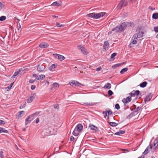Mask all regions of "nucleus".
<instances>
[{
  "instance_id": "nucleus-1",
  "label": "nucleus",
  "mask_w": 158,
  "mask_h": 158,
  "mask_svg": "<svg viewBox=\"0 0 158 158\" xmlns=\"http://www.w3.org/2000/svg\"><path fill=\"white\" fill-rule=\"evenodd\" d=\"M126 27V23L124 22L119 26H117L113 28L112 30V31H115L116 32H122L125 30Z\"/></svg>"
},
{
  "instance_id": "nucleus-2",
  "label": "nucleus",
  "mask_w": 158,
  "mask_h": 158,
  "mask_svg": "<svg viewBox=\"0 0 158 158\" xmlns=\"http://www.w3.org/2000/svg\"><path fill=\"white\" fill-rule=\"evenodd\" d=\"M82 125L81 124H78L73 132V135L74 136H77L79 134V132L82 131Z\"/></svg>"
},
{
  "instance_id": "nucleus-3",
  "label": "nucleus",
  "mask_w": 158,
  "mask_h": 158,
  "mask_svg": "<svg viewBox=\"0 0 158 158\" xmlns=\"http://www.w3.org/2000/svg\"><path fill=\"white\" fill-rule=\"evenodd\" d=\"M138 38L137 35V34L135 33L134 35L132 38V41L130 44V47H133V44H135L137 43V38Z\"/></svg>"
},
{
  "instance_id": "nucleus-4",
  "label": "nucleus",
  "mask_w": 158,
  "mask_h": 158,
  "mask_svg": "<svg viewBox=\"0 0 158 158\" xmlns=\"http://www.w3.org/2000/svg\"><path fill=\"white\" fill-rule=\"evenodd\" d=\"M127 5V2L125 0H123L121 1L117 6V8L119 10L123 8L126 6Z\"/></svg>"
},
{
  "instance_id": "nucleus-5",
  "label": "nucleus",
  "mask_w": 158,
  "mask_h": 158,
  "mask_svg": "<svg viewBox=\"0 0 158 158\" xmlns=\"http://www.w3.org/2000/svg\"><path fill=\"white\" fill-rule=\"evenodd\" d=\"M69 84L71 86L74 85L76 86L81 87L83 85L81 84L78 82L76 81H71L69 82Z\"/></svg>"
},
{
  "instance_id": "nucleus-6",
  "label": "nucleus",
  "mask_w": 158,
  "mask_h": 158,
  "mask_svg": "<svg viewBox=\"0 0 158 158\" xmlns=\"http://www.w3.org/2000/svg\"><path fill=\"white\" fill-rule=\"evenodd\" d=\"M34 118L33 117L31 114L28 116L25 120V125H27L28 124L30 123Z\"/></svg>"
},
{
  "instance_id": "nucleus-7",
  "label": "nucleus",
  "mask_w": 158,
  "mask_h": 158,
  "mask_svg": "<svg viewBox=\"0 0 158 158\" xmlns=\"http://www.w3.org/2000/svg\"><path fill=\"white\" fill-rule=\"evenodd\" d=\"M36 95L35 93H31L29 98L27 100V102L28 103L31 102L34 99Z\"/></svg>"
},
{
  "instance_id": "nucleus-8",
  "label": "nucleus",
  "mask_w": 158,
  "mask_h": 158,
  "mask_svg": "<svg viewBox=\"0 0 158 158\" xmlns=\"http://www.w3.org/2000/svg\"><path fill=\"white\" fill-rule=\"evenodd\" d=\"M53 55L56 58L60 61H62L65 59V57L61 55L58 54L56 53L54 54Z\"/></svg>"
},
{
  "instance_id": "nucleus-9",
  "label": "nucleus",
  "mask_w": 158,
  "mask_h": 158,
  "mask_svg": "<svg viewBox=\"0 0 158 158\" xmlns=\"http://www.w3.org/2000/svg\"><path fill=\"white\" fill-rule=\"evenodd\" d=\"M45 69V67L43 64H40L38 65L37 68V70L39 72H43Z\"/></svg>"
},
{
  "instance_id": "nucleus-10",
  "label": "nucleus",
  "mask_w": 158,
  "mask_h": 158,
  "mask_svg": "<svg viewBox=\"0 0 158 158\" xmlns=\"http://www.w3.org/2000/svg\"><path fill=\"white\" fill-rule=\"evenodd\" d=\"M158 146V137H157L154 141L153 142V145L152 147L153 149H152V151L154 152Z\"/></svg>"
},
{
  "instance_id": "nucleus-11",
  "label": "nucleus",
  "mask_w": 158,
  "mask_h": 158,
  "mask_svg": "<svg viewBox=\"0 0 158 158\" xmlns=\"http://www.w3.org/2000/svg\"><path fill=\"white\" fill-rule=\"evenodd\" d=\"M104 15L103 13H94V19H98L101 17H102Z\"/></svg>"
},
{
  "instance_id": "nucleus-12",
  "label": "nucleus",
  "mask_w": 158,
  "mask_h": 158,
  "mask_svg": "<svg viewBox=\"0 0 158 158\" xmlns=\"http://www.w3.org/2000/svg\"><path fill=\"white\" fill-rule=\"evenodd\" d=\"M24 113L25 112L24 111H19L16 117V119H19L20 118L23 116Z\"/></svg>"
},
{
  "instance_id": "nucleus-13",
  "label": "nucleus",
  "mask_w": 158,
  "mask_h": 158,
  "mask_svg": "<svg viewBox=\"0 0 158 158\" xmlns=\"http://www.w3.org/2000/svg\"><path fill=\"white\" fill-rule=\"evenodd\" d=\"M48 44L47 43H41L39 45V47L41 48H46L48 47Z\"/></svg>"
},
{
  "instance_id": "nucleus-14",
  "label": "nucleus",
  "mask_w": 158,
  "mask_h": 158,
  "mask_svg": "<svg viewBox=\"0 0 158 158\" xmlns=\"http://www.w3.org/2000/svg\"><path fill=\"white\" fill-rule=\"evenodd\" d=\"M131 100V97H127L126 98L123 99L122 101L125 104L130 102Z\"/></svg>"
},
{
  "instance_id": "nucleus-15",
  "label": "nucleus",
  "mask_w": 158,
  "mask_h": 158,
  "mask_svg": "<svg viewBox=\"0 0 158 158\" xmlns=\"http://www.w3.org/2000/svg\"><path fill=\"white\" fill-rule=\"evenodd\" d=\"M152 97V94L151 93H150L144 99L145 103L149 101L151 99Z\"/></svg>"
},
{
  "instance_id": "nucleus-16",
  "label": "nucleus",
  "mask_w": 158,
  "mask_h": 158,
  "mask_svg": "<svg viewBox=\"0 0 158 158\" xmlns=\"http://www.w3.org/2000/svg\"><path fill=\"white\" fill-rule=\"evenodd\" d=\"M80 49L81 51L82 52V53L85 54H86V52L85 48L81 46V45H79L78 47Z\"/></svg>"
},
{
  "instance_id": "nucleus-17",
  "label": "nucleus",
  "mask_w": 158,
  "mask_h": 158,
  "mask_svg": "<svg viewBox=\"0 0 158 158\" xmlns=\"http://www.w3.org/2000/svg\"><path fill=\"white\" fill-rule=\"evenodd\" d=\"M45 77V76L44 75H40L39 76H37L36 77L35 79V80H39L44 79Z\"/></svg>"
},
{
  "instance_id": "nucleus-18",
  "label": "nucleus",
  "mask_w": 158,
  "mask_h": 158,
  "mask_svg": "<svg viewBox=\"0 0 158 158\" xmlns=\"http://www.w3.org/2000/svg\"><path fill=\"white\" fill-rule=\"evenodd\" d=\"M151 149L152 150L153 149H152V146L150 145L149 146H148L147 148L145 149L144 151L143 152V154L144 155H146L148 152V149Z\"/></svg>"
},
{
  "instance_id": "nucleus-19",
  "label": "nucleus",
  "mask_w": 158,
  "mask_h": 158,
  "mask_svg": "<svg viewBox=\"0 0 158 158\" xmlns=\"http://www.w3.org/2000/svg\"><path fill=\"white\" fill-rule=\"evenodd\" d=\"M57 66L56 64H53L49 67L48 69L50 71H53L54 69Z\"/></svg>"
},
{
  "instance_id": "nucleus-20",
  "label": "nucleus",
  "mask_w": 158,
  "mask_h": 158,
  "mask_svg": "<svg viewBox=\"0 0 158 158\" xmlns=\"http://www.w3.org/2000/svg\"><path fill=\"white\" fill-rule=\"evenodd\" d=\"M144 34V32L142 31H141L140 30H139L138 33L137 34V35L138 36V38H141L143 37V34Z\"/></svg>"
},
{
  "instance_id": "nucleus-21",
  "label": "nucleus",
  "mask_w": 158,
  "mask_h": 158,
  "mask_svg": "<svg viewBox=\"0 0 158 158\" xmlns=\"http://www.w3.org/2000/svg\"><path fill=\"white\" fill-rule=\"evenodd\" d=\"M90 127L91 129L94 131L96 132L98 131V128L94 125H92L90 126Z\"/></svg>"
},
{
  "instance_id": "nucleus-22",
  "label": "nucleus",
  "mask_w": 158,
  "mask_h": 158,
  "mask_svg": "<svg viewBox=\"0 0 158 158\" xmlns=\"http://www.w3.org/2000/svg\"><path fill=\"white\" fill-rule=\"evenodd\" d=\"M125 132V131L120 130L115 133L114 134L116 135H121L124 134Z\"/></svg>"
},
{
  "instance_id": "nucleus-23",
  "label": "nucleus",
  "mask_w": 158,
  "mask_h": 158,
  "mask_svg": "<svg viewBox=\"0 0 158 158\" xmlns=\"http://www.w3.org/2000/svg\"><path fill=\"white\" fill-rule=\"evenodd\" d=\"M111 85L110 83H107L103 87V88L105 89H110L111 88Z\"/></svg>"
},
{
  "instance_id": "nucleus-24",
  "label": "nucleus",
  "mask_w": 158,
  "mask_h": 158,
  "mask_svg": "<svg viewBox=\"0 0 158 158\" xmlns=\"http://www.w3.org/2000/svg\"><path fill=\"white\" fill-rule=\"evenodd\" d=\"M8 130L5 129L4 128L0 127V134L2 133H8Z\"/></svg>"
},
{
  "instance_id": "nucleus-25",
  "label": "nucleus",
  "mask_w": 158,
  "mask_h": 158,
  "mask_svg": "<svg viewBox=\"0 0 158 158\" xmlns=\"http://www.w3.org/2000/svg\"><path fill=\"white\" fill-rule=\"evenodd\" d=\"M84 104L87 106H93L95 105L96 103L95 102H86L84 103Z\"/></svg>"
},
{
  "instance_id": "nucleus-26",
  "label": "nucleus",
  "mask_w": 158,
  "mask_h": 158,
  "mask_svg": "<svg viewBox=\"0 0 158 158\" xmlns=\"http://www.w3.org/2000/svg\"><path fill=\"white\" fill-rule=\"evenodd\" d=\"M147 84V83L146 81H144L140 84V86L142 88H144L146 86Z\"/></svg>"
},
{
  "instance_id": "nucleus-27",
  "label": "nucleus",
  "mask_w": 158,
  "mask_h": 158,
  "mask_svg": "<svg viewBox=\"0 0 158 158\" xmlns=\"http://www.w3.org/2000/svg\"><path fill=\"white\" fill-rule=\"evenodd\" d=\"M51 6H57V7L60 6H61V5L60 3H58L57 2H55L53 3L51 5Z\"/></svg>"
},
{
  "instance_id": "nucleus-28",
  "label": "nucleus",
  "mask_w": 158,
  "mask_h": 158,
  "mask_svg": "<svg viewBox=\"0 0 158 158\" xmlns=\"http://www.w3.org/2000/svg\"><path fill=\"white\" fill-rule=\"evenodd\" d=\"M59 86V85L57 83H53L52 85V88L56 89L57 87H58Z\"/></svg>"
},
{
  "instance_id": "nucleus-29",
  "label": "nucleus",
  "mask_w": 158,
  "mask_h": 158,
  "mask_svg": "<svg viewBox=\"0 0 158 158\" xmlns=\"http://www.w3.org/2000/svg\"><path fill=\"white\" fill-rule=\"evenodd\" d=\"M152 17L153 19H156L158 18V13H155L152 15Z\"/></svg>"
},
{
  "instance_id": "nucleus-30",
  "label": "nucleus",
  "mask_w": 158,
  "mask_h": 158,
  "mask_svg": "<svg viewBox=\"0 0 158 158\" xmlns=\"http://www.w3.org/2000/svg\"><path fill=\"white\" fill-rule=\"evenodd\" d=\"M136 114H135V112H133L130 114L128 116L127 118H130L132 117L133 116H135Z\"/></svg>"
},
{
  "instance_id": "nucleus-31",
  "label": "nucleus",
  "mask_w": 158,
  "mask_h": 158,
  "mask_svg": "<svg viewBox=\"0 0 158 158\" xmlns=\"http://www.w3.org/2000/svg\"><path fill=\"white\" fill-rule=\"evenodd\" d=\"M128 69L127 68H123L121 70L120 73L121 74H123L125 72H127V71Z\"/></svg>"
},
{
  "instance_id": "nucleus-32",
  "label": "nucleus",
  "mask_w": 158,
  "mask_h": 158,
  "mask_svg": "<svg viewBox=\"0 0 158 158\" xmlns=\"http://www.w3.org/2000/svg\"><path fill=\"white\" fill-rule=\"evenodd\" d=\"M142 108V107L141 106H138L136 109L135 108L134 109L135 110L136 109L134 112H135V114H137V112L140 110Z\"/></svg>"
},
{
  "instance_id": "nucleus-33",
  "label": "nucleus",
  "mask_w": 158,
  "mask_h": 158,
  "mask_svg": "<svg viewBox=\"0 0 158 158\" xmlns=\"http://www.w3.org/2000/svg\"><path fill=\"white\" fill-rule=\"evenodd\" d=\"M110 125L112 127L116 126L118 125V124L115 122H111L109 123Z\"/></svg>"
},
{
  "instance_id": "nucleus-34",
  "label": "nucleus",
  "mask_w": 158,
  "mask_h": 158,
  "mask_svg": "<svg viewBox=\"0 0 158 158\" xmlns=\"http://www.w3.org/2000/svg\"><path fill=\"white\" fill-rule=\"evenodd\" d=\"M20 72V71H19L15 72L13 75L12 76V78H15L19 74Z\"/></svg>"
},
{
  "instance_id": "nucleus-35",
  "label": "nucleus",
  "mask_w": 158,
  "mask_h": 158,
  "mask_svg": "<svg viewBox=\"0 0 158 158\" xmlns=\"http://www.w3.org/2000/svg\"><path fill=\"white\" fill-rule=\"evenodd\" d=\"M40 112H36L35 113L33 114H31L32 116L34 118V117L36 116V115L39 114L40 113Z\"/></svg>"
},
{
  "instance_id": "nucleus-36",
  "label": "nucleus",
  "mask_w": 158,
  "mask_h": 158,
  "mask_svg": "<svg viewBox=\"0 0 158 158\" xmlns=\"http://www.w3.org/2000/svg\"><path fill=\"white\" fill-rule=\"evenodd\" d=\"M6 19V17L5 16H1L0 17V21H3L5 20Z\"/></svg>"
},
{
  "instance_id": "nucleus-37",
  "label": "nucleus",
  "mask_w": 158,
  "mask_h": 158,
  "mask_svg": "<svg viewBox=\"0 0 158 158\" xmlns=\"http://www.w3.org/2000/svg\"><path fill=\"white\" fill-rule=\"evenodd\" d=\"M103 50L104 51H106L108 49V46H106L105 45L103 46Z\"/></svg>"
},
{
  "instance_id": "nucleus-38",
  "label": "nucleus",
  "mask_w": 158,
  "mask_h": 158,
  "mask_svg": "<svg viewBox=\"0 0 158 158\" xmlns=\"http://www.w3.org/2000/svg\"><path fill=\"white\" fill-rule=\"evenodd\" d=\"M134 92L135 95L136 96L139 95L140 92L139 90H137L134 91Z\"/></svg>"
},
{
  "instance_id": "nucleus-39",
  "label": "nucleus",
  "mask_w": 158,
  "mask_h": 158,
  "mask_svg": "<svg viewBox=\"0 0 158 158\" xmlns=\"http://www.w3.org/2000/svg\"><path fill=\"white\" fill-rule=\"evenodd\" d=\"M88 16L90 18H94V13L89 14L88 15Z\"/></svg>"
},
{
  "instance_id": "nucleus-40",
  "label": "nucleus",
  "mask_w": 158,
  "mask_h": 158,
  "mask_svg": "<svg viewBox=\"0 0 158 158\" xmlns=\"http://www.w3.org/2000/svg\"><path fill=\"white\" fill-rule=\"evenodd\" d=\"M117 55V53H114L112 54L111 55V58L112 59L114 58Z\"/></svg>"
},
{
  "instance_id": "nucleus-41",
  "label": "nucleus",
  "mask_w": 158,
  "mask_h": 158,
  "mask_svg": "<svg viewBox=\"0 0 158 158\" xmlns=\"http://www.w3.org/2000/svg\"><path fill=\"white\" fill-rule=\"evenodd\" d=\"M56 26L60 27H63L64 26V25H60V24L58 22L56 23Z\"/></svg>"
},
{
  "instance_id": "nucleus-42",
  "label": "nucleus",
  "mask_w": 158,
  "mask_h": 158,
  "mask_svg": "<svg viewBox=\"0 0 158 158\" xmlns=\"http://www.w3.org/2000/svg\"><path fill=\"white\" fill-rule=\"evenodd\" d=\"M26 102H25L24 104L23 105H21L19 106V108L20 109H22L25 107L26 106Z\"/></svg>"
},
{
  "instance_id": "nucleus-43",
  "label": "nucleus",
  "mask_w": 158,
  "mask_h": 158,
  "mask_svg": "<svg viewBox=\"0 0 158 158\" xmlns=\"http://www.w3.org/2000/svg\"><path fill=\"white\" fill-rule=\"evenodd\" d=\"M115 108L117 110L119 109L120 106L119 105L118 103L116 104L115 105Z\"/></svg>"
},
{
  "instance_id": "nucleus-44",
  "label": "nucleus",
  "mask_w": 158,
  "mask_h": 158,
  "mask_svg": "<svg viewBox=\"0 0 158 158\" xmlns=\"http://www.w3.org/2000/svg\"><path fill=\"white\" fill-rule=\"evenodd\" d=\"M108 93L110 96L112 95L113 94V92L111 90H109L108 92Z\"/></svg>"
},
{
  "instance_id": "nucleus-45",
  "label": "nucleus",
  "mask_w": 158,
  "mask_h": 158,
  "mask_svg": "<svg viewBox=\"0 0 158 158\" xmlns=\"http://www.w3.org/2000/svg\"><path fill=\"white\" fill-rule=\"evenodd\" d=\"M102 114L104 115V117L106 118V116H107V112L106 111H104L103 112Z\"/></svg>"
},
{
  "instance_id": "nucleus-46",
  "label": "nucleus",
  "mask_w": 158,
  "mask_h": 158,
  "mask_svg": "<svg viewBox=\"0 0 158 158\" xmlns=\"http://www.w3.org/2000/svg\"><path fill=\"white\" fill-rule=\"evenodd\" d=\"M104 45L106 46H109V43L108 41H106L104 42V44L103 45Z\"/></svg>"
},
{
  "instance_id": "nucleus-47",
  "label": "nucleus",
  "mask_w": 158,
  "mask_h": 158,
  "mask_svg": "<svg viewBox=\"0 0 158 158\" xmlns=\"http://www.w3.org/2000/svg\"><path fill=\"white\" fill-rule=\"evenodd\" d=\"M154 30L155 32H158V26L155 27H154Z\"/></svg>"
},
{
  "instance_id": "nucleus-48",
  "label": "nucleus",
  "mask_w": 158,
  "mask_h": 158,
  "mask_svg": "<svg viewBox=\"0 0 158 158\" xmlns=\"http://www.w3.org/2000/svg\"><path fill=\"white\" fill-rule=\"evenodd\" d=\"M5 122L4 121L0 119V124H5Z\"/></svg>"
},
{
  "instance_id": "nucleus-49",
  "label": "nucleus",
  "mask_w": 158,
  "mask_h": 158,
  "mask_svg": "<svg viewBox=\"0 0 158 158\" xmlns=\"http://www.w3.org/2000/svg\"><path fill=\"white\" fill-rule=\"evenodd\" d=\"M129 94L131 96H134V97H135V96L134 94V91H132V92H131V93H130V94Z\"/></svg>"
},
{
  "instance_id": "nucleus-50",
  "label": "nucleus",
  "mask_w": 158,
  "mask_h": 158,
  "mask_svg": "<svg viewBox=\"0 0 158 158\" xmlns=\"http://www.w3.org/2000/svg\"><path fill=\"white\" fill-rule=\"evenodd\" d=\"M35 85H33L31 86V89L32 90H34L35 88Z\"/></svg>"
},
{
  "instance_id": "nucleus-51",
  "label": "nucleus",
  "mask_w": 158,
  "mask_h": 158,
  "mask_svg": "<svg viewBox=\"0 0 158 158\" xmlns=\"http://www.w3.org/2000/svg\"><path fill=\"white\" fill-rule=\"evenodd\" d=\"M36 80H35H35H33L32 79H30L29 81V82L30 83H33Z\"/></svg>"
},
{
  "instance_id": "nucleus-52",
  "label": "nucleus",
  "mask_w": 158,
  "mask_h": 158,
  "mask_svg": "<svg viewBox=\"0 0 158 158\" xmlns=\"http://www.w3.org/2000/svg\"><path fill=\"white\" fill-rule=\"evenodd\" d=\"M74 140V137L73 136H72L70 138V141H73Z\"/></svg>"
},
{
  "instance_id": "nucleus-53",
  "label": "nucleus",
  "mask_w": 158,
  "mask_h": 158,
  "mask_svg": "<svg viewBox=\"0 0 158 158\" xmlns=\"http://www.w3.org/2000/svg\"><path fill=\"white\" fill-rule=\"evenodd\" d=\"M11 86H10V85H9V86L6 87V89L7 90H9L11 88Z\"/></svg>"
},
{
  "instance_id": "nucleus-54",
  "label": "nucleus",
  "mask_w": 158,
  "mask_h": 158,
  "mask_svg": "<svg viewBox=\"0 0 158 158\" xmlns=\"http://www.w3.org/2000/svg\"><path fill=\"white\" fill-rule=\"evenodd\" d=\"M107 113H108L109 115H111L112 114V112L111 110H109L107 112Z\"/></svg>"
},
{
  "instance_id": "nucleus-55",
  "label": "nucleus",
  "mask_w": 158,
  "mask_h": 158,
  "mask_svg": "<svg viewBox=\"0 0 158 158\" xmlns=\"http://www.w3.org/2000/svg\"><path fill=\"white\" fill-rule=\"evenodd\" d=\"M102 69L101 67H99L96 69V70L97 71H100Z\"/></svg>"
},
{
  "instance_id": "nucleus-56",
  "label": "nucleus",
  "mask_w": 158,
  "mask_h": 158,
  "mask_svg": "<svg viewBox=\"0 0 158 158\" xmlns=\"http://www.w3.org/2000/svg\"><path fill=\"white\" fill-rule=\"evenodd\" d=\"M0 156L2 158L3 157V152L2 151L0 152Z\"/></svg>"
},
{
  "instance_id": "nucleus-57",
  "label": "nucleus",
  "mask_w": 158,
  "mask_h": 158,
  "mask_svg": "<svg viewBox=\"0 0 158 158\" xmlns=\"http://www.w3.org/2000/svg\"><path fill=\"white\" fill-rule=\"evenodd\" d=\"M54 107L55 109H58L59 108V105L57 104H55L54 105Z\"/></svg>"
},
{
  "instance_id": "nucleus-58",
  "label": "nucleus",
  "mask_w": 158,
  "mask_h": 158,
  "mask_svg": "<svg viewBox=\"0 0 158 158\" xmlns=\"http://www.w3.org/2000/svg\"><path fill=\"white\" fill-rule=\"evenodd\" d=\"M39 122V119L38 118H37L36 119L35 122L36 123H37Z\"/></svg>"
},
{
  "instance_id": "nucleus-59",
  "label": "nucleus",
  "mask_w": 158,
  "mask_h": 158,
  "mask_svg": "<svg viewBox=\"0 0 158 158\" xmlns=\"http://www.w3.org/2000/svg\"><path fill=\"white\" fill-rule=\"evenodd\" d=\"M117 66H118V64H115V65H114L112 66V67L113 68H114L116 67Z\"/></svg>"
},
{
  "instance_id": "nucleus-60",
  "label": "nucleus",
  "mask_w": 158,
  "mask_h": 158,
  "mask_svg": "<svg viewBox=\"0 0 158 158\" xmlns=\"http://www.w3.org/2000/svg\"><path fill=\"white\" fill-rule=\"evenodd\" d=\"M2 5H2V3H1V2H0V9H1L2 8Z\"/></svg>"
},
{
  "instance_id": "nucleus-61",
  "label": "nucleus",
  "mask_w": 158,
  "mask_h": 158,
  "mask_svg": "<svg viewBox=\"0 0 158 158\" xmlns=\"http://www.w3.org/2000/svg\"><path fill=\"white\" fill-rule=\"evenodd\" d=\"M149 9H151V10H155V9L154 8L153 9L152 7H149Z\"/></svg>"
},
{
  "instance_id": "nucleus-62",
  "label": "nucleus",
  "mask_w": 158,
  "mask_h": 158,
  "mask_svg": "<svg viewBox=\"0 0 158 158\" xmlns=\"http://www.w3.org/2000/svg\"><path fill=\"white\" fill-rule=\"evenodd\" d=\"M136 0H130V2H131L133 3L135 2Z\"/></svg>"
},
{
  "instance_id": "nucleus-63",
  "label": "nucleus",
  "mask_w": 158,
  "mask_h": 158,
  "mask_svg": "<svg viewBox=\"0 0 158 158\" xmlns=\"http://www.w3.org/2000/svg\"><path fill=\"white\" fill-rule=\"evenodd\" d=\"M37 76V75L35 74H33V77H36H36Z\"/></svg>"
},
{
  "instance_id": "nucleus-64",
  "label": "nucleus",
  "mask_w": 158,
  "mask_h": 158,
  "mask_svg": "<svg viewBox=\"0 0 158 158\" xmlns=\"http://www.w3.org/2000/svg\"><path fill=\"white\" fill-rule=\"evenodd\" d=\"M46 83H47L48 84V85H49V82L48 81H47L46 82Z\"/></svg>"
}]
</instances>
